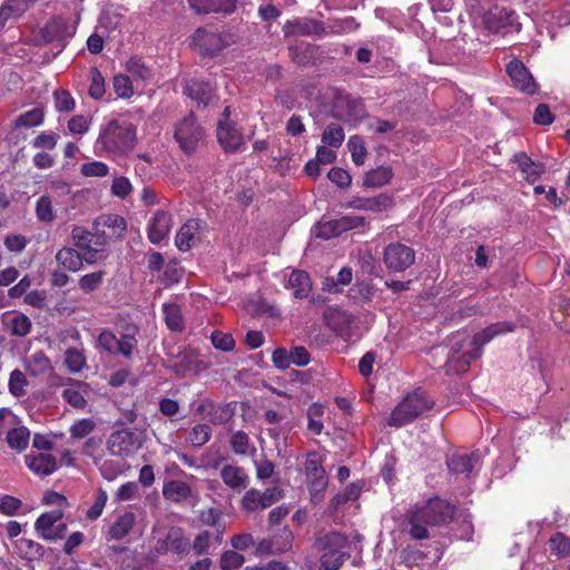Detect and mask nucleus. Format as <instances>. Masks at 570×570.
Masks as SVG:
<instances>
[{
    "label": "nucleus",
    "mask_w": 570,
    "mask_h": 570,
    "mask_svg": "<svg viewBox=\"0 0 570 570\" xmlns=\"http://www.w3.org/2000/svg\"><path fill=\"white\" fill-rule=\"evenodd\" d=\"M80 171L85 177H105L109 173V167L102 161H90L82 164Z\"/></svg>",
    "instance_id": "obj_61"
},
{
    "label": "nucleus",
    "mask_w": 570,
    "mask_h": 570,
    "mask_svg": "<svg viewBox=\"0 0 570 570\" xmlns=\"http://www.w3.org/2000/svg\"><path fill=\"white\" fill-rule=\"evenodd\" d=\"M215 88L209 82L190 80L187 82L185 94L196 100L198 105H208L214 97Z\"/></svg>",
    "instance_id": "obj_29"
},
{
    "label": "nucleus",
    "mask_w": 570,
    "mask_h": 570,
    "mask_svg": "<svg viewBox=\"0 0 570 570\" xmlns=\"http://www.w3.org/2000/svg\"><path fill=\"white\" fill-rule=\"evenodd\" d=\"M245 559L236 551H226L220 558L222 570H237L242 567Z\"/></svg>",
    "instance_id": "obj_64"
},
{
    "label": "nucleus",
    "mask_w": 570,
    "mask_h": 570,
    "mask_svg": "<svg viewBox=\"0 0 570 570\" xmlns=\"http://www.w3.org/2000/svg\"><path fill=\"white\" fill-rule=\"evenodd\" d=\"M188 542L184 538L183 531L178 528H173L166 534L164 540H159L156 546L158 553H165L167 551H174L181 553L186 551Z\"/></svg>",
    "instance_id": "obj_28"
},
{
    "label": "nucleus",
    "mask_w": 570,
    "mask_h": 570,
    "mask_svg": "<svg viewBox=\"0 0 570 570\" xmlns=\"http://www.w3.org/2000/svg\"><path fill=\"white\" fill-rule=\"evenodd\" d=\"M28 380L20 370H14L10 373L8 389L9 392L16 396L21 397L27 394Z\"/></svg>",
    "instance_id": "obj_46"
},
{
    "label": "nucleus",
    "mask_w": 570,
    "mask_h": 570,
    "mask_svg": "<svg viewBox=\"0 0 570 570\" xmlns=\"http://www.w3.org/2000/svg\"><path fill=\"white\" fill-rule=\"evenodd\" d=\"M95 429V422L90 419H81L70 426V434L75 439H82L90 434Z\"/></svg>",
    "instance_id": "obj_63"
},
{
    "label": "nucleus",
    "mask_w": 570,
    "mask_h": 570,
    "mask_svg": "<svg viewBox=\"0 0 570 570\" xmlns=\"http://www.w3.org/2000/svg\"><path fill=\"white\" fill-rule=\"evenodd\" d=\"M135 513L127 511L118 514L107 530L108 541H120L128 537L136 529Z\"/></svg>",
    "instance_id": "obj_16"
},
{
    "label": "nucleus",
    "mask_w": 570,
    "mask_h": 570,
    "mask_svg": "<svg viewBox=\"0 0 570 570\" xmlns=\"http://www.w3.org/2000/svg\"><path fill=\"white\" fill-rule=\"evenodd\" d=\"M27 466L38 475H49L57 470V460L49 453L29 454L26 456Z\"/></svg>",
    "instance_id": "obj_24"
},
{
    "label": "nucleus",
    "mask_w": 570,
    "mask_h": 570,
    "mask_svg": "<svg viewBox=\"0 0 570 570\" xmlns=\"http://www.w3.org/2000/svg\"><path fill=\"white\" fill-rule=\"evenodd\" d=\"M414 252L406 245L395 243L384 250V263L390 271L403 272L414 263Z\"/></svg>",
    "instance_id": "obj_12"
},
{
    "label": "nucleus",
    "mask_w": 570,
    "mask_h": 570,
    "mask_svg": "<svg viewBox=\"0 0 570 570\" xmlns=\"http://www.w3.org/2000/svg\"><path fill=\"white\" fill-rule=\"evenodd\" d=\"M57 263L69 272H78L82 267L83 258L70 247H63L56 254Z\"/></svg>",
    "instance_id": "obj_36"
},
{
    "label": "nucleus",
    "mask_w": 570,
    "mask_h": 570,
    "mask_svg": "<svg viewBox=\"0 0 570 570\" xmlns=\"http://www.w3.org/2000/svg\"><path fill=\"white\" fill-rule=\"evenodd\" d=\"M549 548L557 557H566L570 551V540L562 533H556L549 540Z\"/></svg>",
    "instance_id": "obj_57"
},
{
    "label": "nucleus",
    "mask_w": 570,
    "mask_h": 570,
    "mask_svg": "<svg viewBox=\"0 0 570 570\" xmlns=\"http://www.w3.org/2000/svg\"><path fill=\"white\" fill-rule=\"evenodd\" d=\"M193 42L203 55L208 56L216 55L227 45L219 33L205 29L195 32Z\"/></svg>",
    "instance_id": "obj_18"
},
{
    "label": "nucleus",
    "mask_w": 570,
    "mask_h": 570,
    "mask_svg": "<svg viewBox=\"0 0 570 570\" xmlns=\"http://www.w3.org/2000/svg\"><path fill=\"white\" fill-rule=\"evenodd\" d=\"M197 13L225 12L234 9V0H187Z\"/></svg>",
    "instance_id": "obj_31"
},
{
    "label": "nucleus",
    "mask_w": 570,
    "mask_h": 570,
    "mask_svg": "<svg viewBox=\"0 0 570 570\" xmlns=\"http://www.w3.org/2000/svg\"><path fill=\"white\" fill-rule=\"evenodd\" d=\"M61 510L42 513L35 522L37 534L46 541H56L63 538L67 525L61 522Z\"/></svg>",
    "instance_id": "obj_9"
},
{
    "label": "nucleus",
    "mask_w": 570,
    "mask_h": 570,
    "mask_svg": "<svg viewBox=\"0 0 570 570\" xmlns=\"http://www.w3.org/2000/svg\"><path fill=\"white\" fill-rule=\"evenodd\" d=\"M6 440L10 449L17 452H22L29 445L30 431L26 426L21 425V422L19 421L17 425H12L8 429Z\"/></svg>",
    "instance_id": "obj_30"
},
{
    "label": "nucleus",
    "mask_w": 570,
    "mask_h": 570,
    "mask_svg": "<svg viewBox=\"0 0 570 570\" xmlns=\"http://www.w3.org/2000/svg\"><path fill=\"white\" fill-rule=\"evenodd\" d=\"M283 490L273 487L261 492L256 489L248 490L242 499V508L248 512L264 510L283 498Z\"/></svg>",
    "instance_id": "obj_10"
},
{
    "label": "nucleus",
    "mask_w": 570,
    "mask_h": 570,
    "mask_svg": "<svg viewBox=\"0 0 570 570\" xmlns=\"http://www.w3.org/2000/svg\"><path fill=\"white\" fill-rule=\"evenodd\" d=\"M203 223L199 219L187 220L177 232L176 246L181 252L194 247L202 237Z\"/></svg>",
    "instance_id": "obj_17"
},
{
    "label": "nucleus",
    "mask_w": 570,
    "mask_h": 570,
    "mask_svg": "<svg viewBox=\"0 0 570 570\" xmlns=\"http://www.w3.org/2000/svg\"><path fill=\"white\" fill-rule=\"evenodd\" d=\"M55 107L60 112H69L75 109L76 102L71 94L67 90L55 91Z\"/></svg>",
    "instance_id": "obj_58"
},
{
    "label": "nucleus",
    "mask_w": 570,
    "mask_h": 570,
    "mask_svg": "<svg viewBox=\"0 0 570 570\" xmlns=\"http://www.w3.org/2000/svg\"><path fill=\"white\" fill-rule=\"evenodd\" d=\"M343 233L338 229V219H333L328 222H321L315 227L316 237L330 239L336 235Z\"/></svg>",
    "instance_id": "obj_59"
},
{
    "label": "nucleus",
    "mask_w": 570,
    "mask_h": 570,
    "mask_svg": "<svg viewBox=\"0 0 570 570\" xmlns=\"http://www.w3.org/2000/svg\"><path fill=\"white\" fill-rule=\"evenodd\" d=\"M327 478L313 479L307 481V488L311 495V502L313 504H318L323 498L324 492L327 488Z\"/></svg>",
    "instance_id": "obj_56"
},
{
    "label": "nucleus",
    "mask_w": 570,
    "mask_h": 570,
    "mask_svg": "<svg viewBox=\"0 0 570 570\" xmlns=\"http://www.w3.org/2000/svg\"><path fill=\"white\" fill-rule=\"evenodd\" d=\"M90 85L88 94L91 98L101 99L106 92L105 79L97 68H91L89 71Z\"/></svg>",
    "instance_id": "obj_50"
},
{
    "label": "nucleus",
    "mask_w": 570,
    "mask_h": 570,
    "mask_svg": "<svg viewBox=\"0 0 570 570\" xmlns=\"http://www.w3.org/2000/svg\"><path fill=\"white\" fill-rule=\"evenodd\" d=\"M191 494L190 487L178 480H171L164 484L163 495L165 499L173 502H181L187 500Z\"/></svg>",
    "instance_id": "obj_33"
},
{
    "label": "nucleus",
    "mask_w": 570,
    "mask_h": 570,
    "mask_svg": "<svg viewBox=\"0 0 570 570\" xmlns=\"http://www.w3.org/2000/svg\"><path fill=\"white\" fill-rule=\"evenodd\" d=\"M220 478L228 488L238 492L244 490L248 484V475L244 469L237 465L227 464L223 466Z\"/></svg>",
    "instance_id": "obj_27"
},
{
    "label": "nucleus",
    "mask_w": 570,
    "mask_h": 570,
    "mask_svg": "<svg viewBox=\"0 0 570 570\" xmlns=\"http://www.w3.org/2000/svg\"><path fill=\"white\" fill-rule=\"evenodd\" d=\"M210 435H212V428L208 424H206V423L197 424L189 431L187 441L193 446L199 448L209 441Z\"/></svg>",
    "instance_id": "obj_51"
},
{
    "label": "nucleus",
    "mask_w": 570,
    "mask_h": 570,
    "mask_svg": "<svg viewBox=\"0 0 570 570\" xmlns=\"http://www.w3.org/2000/svg\"><path fill=\"white\" fill-rule=\"evenodd\" d=\"M347 147L352 155V160L355 165L361 166L366 158V148L364 141L358 136H352L348 139Z\"/></svg>",
    "instance_id": "obj_53"
},
{
    "label": "nucleus",
    "mask_w": 570,
    "mask_h": 570,
    "mask_svg": "<svg viewBox=\"0 0 570 570\" xmlns=\"http://www.w3.org/2000/svg\"><path fill=\"white\" fill-rule=\"evenodd\" d=\"M36 216L38 220L45 224H50L55 219V212L52 207L51 198L47 195H43L38 198L36 203Z\"/></svg>",
    "instance_id": "obj_47"
},
{
    "label": "nucleus",
    "mask_w": 570,
    "mask_h": 570,
    "mask_svg": "<svg viewBox=\"0 0 570 570\" xmlns=\"http://www.w3.org/2000/svg\"><path fill=\"white\" fill-rule=\"evenodd\" d=\"M174 137L181 150L189 154L196 150L204 137V129L193 115L180 120L175 128Z\"/></svg>",
    "instance_id": "obj_8"
},
{
    "label": "nucleus",
    "mask_w": 570,
    "mask_h": 570,
    "mask_svg": "<svg viewBox=\"0 0 570 570\" xmlns=\"http://www.w3.org/2000/svg\"><path fill=\"white\" fill-rule=\"evenodd\" d=\"M507 72L515 88L520 91L532 95L537 91L538 87L525 66L518 60H512L507 66Z\"/></svg>",
    "instance_id": "obj_14"
},
{
    "label": "nucleus",
    "mask_w": 570,
    "mask_h": 570,
    "mask_svg": "<svg viewBox=\"0 0 570 570\" xmlns=\"http://www.w3.org/2000/svg\"><path fill=\"white\" fill-rule=\"evenodd\" d=\"M2 324L4 328L14 336H24L31 330L30 320L19 312H7L2 315Z\"/></svg>",
    "instance_id": "obj_25"
},
{
    "label": "nucleus",
    "mask_w": 570,
    "mask_h": 570,
    "mask_svg": "<svg viewBox=\"0 0 570 570\" xmlns=\"http://www.w3.org/2000/svg\"><path fill=\"white\" fill-rule=\"evenodd\" d=\"M347 538L338 532H331L324 535L320 543L324 550L321 557L320 570H338L348 557L343 551L347 547Z\"/></svg>",
    "instance_id": "obj_5"
},
{
    "label": "nucleus",
    "mask_w": 570,
    "mask_h": 570,
    "mask_svg": "<svg viewBox=\"0 0 570 570\" xmlns=\"http://www.w3.org/2000/svg\"><path fill=\"white\" fill-rule=\"evenodd\" d=\"M145 435L131 429H121L111 433L108 450L112 455L128 458L134 455L144 444Z\"/></svg>",
    "instance_id": "obj_6"
},
{
    "label": "nucleus",
    "mask_w": 570,
    "mask_h": 570,
    "mask_svg": "<svg viewBox=\"0 0 570 570\" xmlns=\"http://www.w3.org/2000/svg\"><path fill=\"white\" fill-rule=\"evenodd\" d=\"M171 227V216L164 210L156 212L148 225V239L153 244H159L168 237Z\"/></svg>",
    "instance_id": "obj_20"
},
{
    "label": "nucleus",
    "mask_w": 570,
    "mask_h": 570,
    "mask_svg": "<svg viewBox=\"0 0 570 570\" xmlns=\"http://www.w3.org/2000/svg\"><path fill=\"white\" fill-rule=\"evenodd\" d=\"M515 161L529 183H534L543 173V166L532 161L525 154L517 155Z\"/></svg>",
    "instance_id": "obj_38"
},
{
    "label": "nucleus",
    "mask_w": 570,
    "mask_h": 570,
    "mask_svg": "<svg viewBox=\"0 0 570 570\" xmlns=\"http://www.w3.org/2000/svg\"><path fill=\"white\" fill-rule=\"evenodd\" d=\"M105 272L98 271L94 273L86 274L79 279V287L85 293H91L96 291L104 281Z\"/></svg>",
    "instance_id": "obj_54"
},
{
    "label": "nucleus",
    "mask_w": 570,
    "mask_h": 570,
    "mask_svg": "<svg viewBox=\"0 0 570 570\" xmlns=\"http://www.w3.org/2000/svg\"><path fill=\"white\" fill-rule=\"evenodd\" d=\"M391 205V197L385 194H381L375 197H355L346 204V207L358 210L380 213L390 208Z\"/></svg>",
    "instance_id": "obj_22"
},
{
    "label": "nucleus",
    "mask_w": 570,
    "mask_h": 570,
    "mask_svg": "<svg viewBox=\"0 0 570 570\" xmlns=\"http://www.w3.org/2000/svg\"><path fill=\"white\" fill-rule=\"evenodd\" d=\"M71 238L75 246L85 252L83 259L88 264H94L97 261L96 255L102 252L107 245L105 233H91L80 226L72 228Z\"/></svg>",
    "instance_id": "obj_7"
},
{
    "label": "nucleus",
    "mask_w": 570,
    "mask_h": 570,
    "mask_svg": "<svg viewBox=\"0 0 570 570\" xmlns=\"http://www.w3.org/2000/svg\"><path fill=\"white\" fill-rule=\"evenodd\" d=\"M28 9L24 0H7L0 7V30L4 28L10 19L21 17Z\"/></svg>",
    "instance_id": "obj_34"
},
{
    "label": "nucleus",
    "mask_w": 570,
    "mask_h": 570,
    "mask_svg": "<svg viewBox=\"0 0 570 570\" xmlns=\"http://www.w3.org/2000/svg\"><path fill=\"white\" fill-rule=\"evenodd\" d=\"M16 548L20 556L24 559H39L43 554V548L38 542L30 539L21 538L16 542Z\"/></svg>",
    "instance_id": "obj_45"
},
{
    "label": "nucleus",
    "mask_w": 570,
    "mask_h": 570,
    "mask_svg": "<svg viewBox=\"0 0 570 570\" xmlns=\"http://www.w3.org/2000/svg\"><path fill=\"white\" fill-rule=\"evenodd\" d=\"M97 344L109 354H121L129 357L136 346V340L131 335L117 338L112 332L102 331L98 336Z\"/></svg>",
    "instance_id": "obj_13"
},
{
    "label": "nucleus",
    "mask_w": 570,
    "mask_h": 570,
    "mask_svg": "<svg viewBox=\"0 0 570 570\" xmlns=\"http://www.w3.org/2000/svg\"><path fill=\"white\" fill-rule=\"evenodd\" d=\"M136 142V127L125 118L108 121L101 127L95 142V153L120 155L131 150Z\"/></svg>",
    "instance_id": "obj_3"
},
{
    "label": "nucleus",
    "mask_w": 570,
    "mask_h": 570,
    "mask_svg": "<svg viewBox=\"0 0 570 570\" xmlns=\"http://www.w3.org/2000/svg\"><path fill=\"white\" fill-rule=\"evenodd\" d=\"M212 343L217 350L229 352L235 347V341L229 333L215 331L212 333Z\"/></svg>",
    "instance_id": "obj_62"
},
{
    "label": "nucleus",
    "mask_w": 570,
    "mask_h": 570,
    "mask_svg": "<svg viewBox=\"0 0 570 570\" xmlns=\"http://www.w3.org/2000/svg\"><path fill=\"white\" fill-rule=\"evenodd\" d=\"M454 507L449 502L440 498H432L409 512V534L414 540L428 539V528L448 523L452 519Z\"/></svg>",
    "instance_id": "obj_2"
},
{
    "label": "nucleus",
    "mask_w": 570,
    "mask_h": 570,
    "mask_svg": "<svg viewBox=\"0 0 570 570\" xmlns=\"http://www.w3.org/2000/svg\"><path fill=\"white\" fill-rule=\"evenodd\" d=\"M26 371L32 375L38 376L51 368V362L43 352H36L23 361Z\"/></svg>",
    "instance_id": "obj_37"
},
{
    "label": "nucleus",
    "mask_w": 570,
    "mask_h": 570,
    "mask_svg": "<svg viewBox=\"0 0 570 570\" xmlns=\"http://www.w3.org/2000/svg\"><path fill=\"white\" fill-rule=\"evenodd\" d=\"M230 115L229 107L224 109V119L218 121L217 126V138L227 153H234L242 148L244 145L243 134L235 128V126L228 120Z\"/></svg>",
    "instance_id": "obj_11"
},
{
    "label": "nucleus",
    "mask_w": 570,
    "mask_h": 570,
    "mask_svg": "<svg viewBox=\"0 0 570 570\" xmlns=\"http://www.w3.org/2000/svg\"><path fill=\"white\" fill-rule=\"evenodd\" d=\"M365 115L363 104L351 97H340L334 105V116L346 122H356Z\"/></svg>",
    "instance_id": "obj_15"
},
{
    "label": "nucleus",
    "mask_w": 570,
    "mask_h": 570,
    "mask_svg": "<svg viewBox=\"0 0 570 570\" xmlns=\"http://www.w3.org/2000/svg\"><path fill=\"white\" fill-rule=\"evenodd\" d=\"M114 91L118 98L129 99L135 94V82L130 79L129 75L117 73L112 80Z\"/></svg>",
    "instance_id": "obj_41"
},
{
    "label": "nucleus",
    "mask_w": 570,
    "mask_h": 570,
    "mask_svg": "<svg viewBox=\"0 0 570 570\" xmlns=\"http://www.w3.org/2000/svg\"><path fill=\"white\" fill-rule=\"evenodd\" d=\"M65 365L71 373H79L86 365V357L77 348H68L65 353Z\"/></svg>",
    "instance_id": "obj_52"
},
{
    "label": "nucleus",
    "mask_w": 570,
    "mask_h": 570,
    "mask_svg": "<svg viewBox=\"0 0 570 570\" xmlns=\"http://www.w3.org/2000/svg\"><path fill=\"white\" fill-rule=\"evenodd\" d=\"M43 109L36 107L31 110H28L23 114H21L16 120L14 125L16 127H36L42 124L43 121Z\"/></svg>",
    "instance_id": "obj_48"
},
{
    "label": "nucleus",
    "mask_w": 570,
    "mask_h": 570,
    "mask_svg": "<svg viewBox=\"0 0 570 570\" xmlns=\"http://www.w3.org/2000/svg\"><path fill=\"white\" fill-rule=\"evenodd\" d=\"M432 407V402L422 390L407 394L401 403L392 411L389 425L402 426L424 411Z\"/></svg>",
    "instance_id": "obj_4"
},
{
    "label": "nucleus",
    "mask_w": 570,
    "mask_h": 570,
    "mask_svg": "<svg viewBox=\"0 0 570 570\" xmlns=\"http://www.w3.org/2000/svg\"><path fill=\"white\" fill-rule=\"evenodd\" d=\"M513 331V325L509 322H501L483 331L476 333L473 337H468L464 334L454 336L452 352L446 364L449 373H464L469 370L471 361L481 355L482 346L489 343L499 334Z\"/></svg>",
    "instance_id": "obj_1"
},
{
    "label": "nucleus",
    "mask_w": 570,
    "mask_h": 570,
    "mask_svg": "<svg viewBox=\"0 0 570 570\" xmlns=\"http://www.w3.org/2000/svg\"><path fill=\"white\" fill-rule=\"evenodd\" d=\"M86 385L79 381L69 380L62 391V397L73 407L82 409L86 405L83 396Z\"/></svg>",
    "instance_id": "obj_35"
},
{
    "label": "nucleus",
    "mask_w": 570,
    "mask_h": 570,
    "mask_svg": "<svg viewBox=\"0 0 570 570\" xmlns=\"http://www.w3.org/2000/svg\"><path fill=\"white\" fill-rule=\"evenodd\" d=\"M294 535L288 528L282 529L278 535L273 537L269 542L272 553H284L292 549Z\"/></svg>",
    "instance_id": "obj_43"
},
{
    "label": "nucleus",
    "mask_w": 570,
    "mask_h": 570,
    "mask_svg": "<svg viewBox=\"0 0 570 570\" xmlns=\"http://www.w3.org/2000/svg\"><path fill=\"white\" fill-rule=\"evenodd\" d=\"M478 453H455L449 461V469L456 474L470 475L479 463Z\"/></svg>",
    "instance_id": "obj_26"
},
{
    "label": "nucleus",
    "mask_w": 570,
    "mask_h": 570,
    "mask_svg": "<svg viewBox=\"0 0 570 570\" xmlns=\"http://www.w3.org/2000/svg\"><path fill=\"white\" fill-rule=\"evenodd\" d=\"M393 177L392 169L387 166H381L375 169L370 170L364 178V186L368 188H379L387 183Z\"/></svg>",
    "instance_id": "obj_40"
},
{
    "label": "nucleus",
    "mask_w": 570,
    "mask_h": 570,
    "mask_svg": "<svg viewBox=\"0 0 570 570\" xmlns=\"http://www.w3.org/2000/svg\"><path fill=\"white\" fill-rule=\"evenodd\" d=\"M288 286L293 289L296 298H306L312 289L309 275L304 271H293L288 279Z\"/></svg>",
    "instance_id": "obj_32"
},
{
    "label": "nucleus",
    "mask_w": 570,
    "mask_h": 570,
    "mask_svg": "<svg viewBox=\"0 0 570 570\" xmlns=\"http://www.w3.org/2000/svg\"><path fill=\"white\" fill-rule=\"evenodd\" d=\"M374 295L375 288L368 282H357L350 288V297L355 302H370Z\"/></svg>",
    "instance_id": "obj_49"
},
{
    "label": "nucleus",
    "mask_w": 570,
    "mask_h": 570,
    "mask_svg": "<svg viewBox=\"0 0 570 570\" xmlns=\"http://www.w3.org/2000/svg\"><path fill=\"white\" fill-rule=\"evenodd\" d=\"M75 32L76 27L62 18H55L50 20L42 30L43 38L47 41H58L60 47H63V42L72 37Z\"/></svg>",
    "instance_id": "obj_19"
},
{
    "label": "nucleus",
    "mask_w": 570,
    "mask_h": 570,
    "mask_svg": "<svg viewBox=\"0 0 570 570\" xmlns=\"http://www.w3.org/2000/svg\"><path fill=\"white\" fill-rule=\"evenodd\" d=\"M126 75L135 82L136 88H142L145 83L153 78L149 67L138 57H131L124 63Z\"/></svg>",
    "instance_id": "obj_23"
},
{
    "label": "nucleus",
    "mask_w": 570,
    "mask_h": 570,
    "mask_svg": "<svg viewBox=\"0 0 570 570\" xmlns=\"http://www.w3.org/2000/svg\"><path fill=\"white\" fill-rule=\"evenodd\" d=\"M323 415V406L320 404H312L308 407L307 416H308V424L307 429L313 434H321L323 429V423L321 421V417Z\"/></svg>",
    "instance_id": "obj_55"
},
{
    "label": "nucleus",
    "mask_w": 570,
    "mask_h": 570,
    "mask_svg": "<svg viewBox=\"0 0 570 570\" xmlns=\"http://www.w3.org/2000/svg\"><path fill=\"white\" fill-rule=\"evenodd\" d=\"M286 36H321L324 32L322 23L314 19L301 18L284 26Z\"/></svg>",
    "instance_id": "obj_21"
},
{
    "label": "nucleus",
    "mask_w": 570,
    "mask_h": 570,
    "mask_svg": "<svg viewBox=\"0 0 570 570\" xmlns=\"http://www.w3.org/2000/svg\"><path fill=\"white\" fill-rule=\"evenodd\" d=\"M102 225L111 229V235L119 237L124 234L127 228L126 220L115 214L107 215L102 217Z\"/></svg>",
    "instance_id": "obj_60"
},
{
    "label": "nucleus",
    "mask_w": 570,
    "mask_h": 570,
    "mask_svg": "<svg viewBox=\"0 0 570 570\" xmlns=\"http://www.w3.org/2000/svg\"><path fill=\"white\" fill-rule=\"evenodd\" d=\"M306 480L327 478L323 468V458L316 452L308 453L305 462Z\"/></svg>",
    "instance_id": "obj_42"
},
{
    "label": "nucleus",
    "mask_w": 570,
    "mask_h": 570,
    "mask_svg": "<svg viewBox=\"0 0 570 570\" xmlns=\"http://www.w3.org/2000/svg\"><path fill=\"white\" fill-rule=\"evenodd\" d=\"M166 325L170 331L181 332L185 326L180 307L175 303H165L163 305Z\"/></svg>",
    "instance_id": "obj_39"
},
{
    "label": "nucleus",
    "mask_w": 570,
    "mask_h": 570,
    "mask_svg": "<svg viewBox=\"0 0 570 570\" xmlns=\"http://www.w3.org/2000/svg\"><path fill=\"white\" fill-rule=\"evenodd\" d=\"M345 139V134L343 128L336 124H330L326 126L322 134V142L325 146L332 148H340Z\"/></svg>",
    "instance_id": "obj_44"
}]
</instances>
